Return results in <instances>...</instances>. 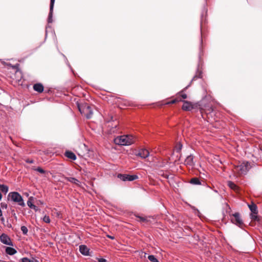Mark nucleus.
I'll use <instances>...</instances> for the list:
<instances>
[{"label": "nucleus", "instance_id": "nucleus-5", "mask_svg": "<svg viewBox=\"0 0 262 262\" xmlns=\"http://www.w3.org/2000/svg\"><path fill=\"white\" fill-rule=\"evenodd\" d=\"M250 167L248 162H243L236 167V170L241 174H246Z\"/></svg>", "mask_w": 262, "mask_h": 262}, {"label": "nucleus", "instance_id": "nucleus-44", "mask_svg": "<svg viewBox=\"0 0 262 262\" xmlns=\"http://www.w3.org/2000/svg\"><path fill=\"white\" fill-rule=\"evenodd\" d=\"M107 237L111 239H115V237L114 236H111V235H107Z\"/></svg>", "mask_w": 262, "mask_h": 262}, {"label": "nucleus", "instance_id": "nucleus-43", "mask_svg": "<svg viewBox=\"0 0 262 262\" xmlns=\"http://www.w3.org/2000/svg\"><path fill=\"white\" fill-rule=\"evenodd\" d=\"M163 177L164 178H165V179H169V175H168V174H164H164H163Z\"/></svg>", "mask_w": 262, "mask_h": 262}, {"label": "nucleus", "instance_id": "nucleus-23", "mask_svg": "<svg viewBox=\"0 0 262 262\" xmlns=\"http://www.w3.org/2000/svg\"><path fill=\"white\" fill-rule=\"evenodd\" d=\"M228 185L232 189H233L234 190H238V186L234 182L232 181H228Z\"/></svg>", "mask_w": 262, "mask_h": 262}, {"label": "nucleus", "instance_id": "nucleus-16", "mask_svg": "<svg viewBox=\"0 0 262 262\" xmlns=\"http://www.w3.org/2000/svg\"><path fill=\"white\" fill-rule=\"evenodd\" d=\"M64 156L72 160H75L77 159L76 155L70 150H66L64 152Z\"/></svg>", "mask_w": 262, "mask_h": 262}, {"label": "nucleus", "instance_id": "nucleus-37", "mask_svg": "<svg viewBox=\"0 0 262 262\" xmlns=\"http://www.w3.org/2000/svg\"><path fill=\"white\" fill-rule=\"evenodd\" d=\"M21 262H32L30 259L27 257H23L21 259Z\"/></svg>", "mask_w": 262, "mask_h": 262}, {"label": "nucleus", "instance_id": "nucleus-21", "mask_svg": "<svg viewBox=\"0 0 262 262\" xmlns=\"http://www.w3.org/2000/svg\"><path fill=\"white\" fill-rule=\"evenodd\" d=\"M65 180L73 184H78L79 181L74 177H66Z\"/></svg>", "mask_w": 262, "mask_h": 262}, {"label": "nucleus", "instance_id": "nucleus-34", "mask_svg": "<svg viewBox=\"0 0 262 262\" xmlns=\"http://www.w3.org/2000/svg\"><path fill=\"white\" fill-rule=\"evenodd\" d=\"M7 65L12 67L13 69H17L19 66L18 63H16L15 65H12L11 63H8Z\"/></svg>", "mask_w": 262, "mask_h": 262}, {"label": "nucleus", "instance_id": "nucleus-6", "mask_svg": "<svg viewBox=\"0 0 262 262\" xmlns=\"http://www.w3.org/2000/svg\"><path fill=\"white\" fill-rule=\"evenodd\" d=\"M117 177L122 181H133L138 179V176L136 174H128L119 173Z\"/></svg>", "mask_w": 262, "mask_h": 262}, {"label": "nucleus", "instance_id": "nucleus-35", "mask_svg": "<svg viewBox=\"0 0 262 262\" xmlns=\"http://www.w3.org/2000/svg\"><path fill=\"white\" fill-rule=\"evenodd\" d=\"M179 101V100L178 99H174L172 100V101H169L166 102V104H173Z\"/></svg>", "mask_w": 262, "mask_h": 262}, {"label": "nucleus", "instance_id": "nucleus-7", "mask_svg": "<svg viewBox=\"0 0 262 262\" xmlns=\"http://www.w3.org/2000/svg\"><path fill=\"white\" fill-rule=\"evenodd\" d=\"M232 216L233 217L231 219V222L236 226L242 228L244 223L240 216V214L238 212H235L232 214Z\"/></svg>", "mask_w": 262, "mask_h": 262}, {"label": "nucleus", "instance_id": "nucleus-11", "mask_svg": "<svg viewBox=\"0 0 262 262\" xmlns=\"http://www.w3.org/2000/svg\"><path fill=\"white\" fill-rule=\"evenodd\" d=\"M136 155L140 157L142 159H145L149 156V152L147 149L143 148L140 149Z\"/></svg>", "mask_w": 262, "mask_h": 262}, {"label": "nucleus", "instance_id": "nucleus-48", "mask_svg": "<svg viewBox=\"0 0 262 262\" xmlns=\"http://www.w3.org/2000/svg\"><path fill=\"white\" fill-rule=\"evenodd\" d=\"M47 31L46 30V37H47Z\"/></svg>", "mask_w": 262, "mask_h": 262}, {"label": "nucleus", "instance_id": "nucleus-40", "mask_svg": "<svg viewBox=\"0 0 262 262\" xmlns=\"http://www.w3.org/2000/svg\"><path fill=\"white\" fill-rule=\"evenodd\" d=\"M0 220H1V222H2L3 224H4V222H5V219H4V217L3 216V215H2L1 216H0Z\"/></svg>", "mask_w": 262, "mask_h": 262}, {"label": "nucleus", "instance_id": "nucleus-33", "mask_svg": "<svg viewBox=\"0 0 262 262\" xmlns=\"http://www.w3.org/2000/svg\"><path fill=\"white\" fill-rule=\"evenodd\" d=\"M43 221L46 223H49L50 222V219L49 216L45 215L43 218Z\"/></svg>", "mask_w": 262, "mask_h": 262}, {"label": "nucleus", "instance_id": "nucleus-2", "mask_svg": "<svg viewBox=\"0 0 262 262\" xmlns=\"http://www.w3.org/2000/svg\"><path fill=\"white\" fill-rule=\"evenodd\" d=\"M7 201L17 203L21 207L26 206L23 196L17 191L9 192L7 195Z\"/></svg>", "mask_w": 262, "mask_h": 262}, {"label": "nucleus", "instance_id": "nucleus-45", "mask_svg": "<svg viewBox=\"0 0 262 262\" xmlns=\"http://www.w3.org/2000/svg\"><path fill=\"white\" fill-rule=\"evenodd\" d=\"M60 213L59 212H57V216L58 217H60Z\"/></svg>", "mask_w": 262, "mask_h": 262}, {"label": "nucleus", "instance_id": "nucleus-12", "mask_svg": "<svg viewBox=\"0 0 262 262\" xmlns=\"http://www.w3.org/2000/svg\"><path fill=\"white\" fill-rule=\"evenodd\" d=\"M193 159L194 156L192 154L187 156L184 162L185 164L188 166L193 167V166H194L195 164L193 161Z\"/></svg>", "mask_w": 262, "mask_h": 262}, {"label": "nucleus", "instance_id": "nucleus-29", "mask_svg": "<svg viewBox=\"0 0 262 262\" xmlns=\"http://www.w3.org/2000/svg\"><path fill=\"white\" fill-rule=\"evenodd\" d=\"M24 235H27L28 232L27 228L25 226H22L20 228Z\"/></svg>", "mask_w": 262, "mask_h": 262}, {"label": "nucleus", "instance_id": "nucleus-19", "mask_svg": "<svg viewBox=\"0 0 262 262\" xmlns=\"http://www.w3.org/2000/svg\"><path fill=\"white\" fill-rule=\"evenodd\" d=\"M249 208L251 212V213L253 214H257L258 210L257 206L255 204H252L250 205H249Z\"/></svg>", "mask_w": 262, "mask_h": 262}, {"label": "nucleus", "instance_id": "nucleus-14", "mask_svg": "<svg viewBox=\"0 0 262 262\" xmlns=\"http://www.w3.org/2000/svg\"><path fill=\"white\" fill-rule=\"evenodd\" d=\"M33 90L39 93H42L44 90V87L42 83H37L33 85Z\"/></svg>", "mask_w": 262, "mask_h": 262}, {"label": "nucleus", "instance_id": "nucleus-36", "mask_svg": "<svg viewBox=\"0 0 262 262\" xmlns=\"http://www.w3.org/2000/svg\"><path fill=\"white\" fill-rule=\"evenodd\" d=\"M1 207L2 209H7L8 208V205L4 202L1 203Z\"/></svg>", "mask_w": 262, "mask_h": 262}, {"label": "nucleus", "instance_id": "nucleus-3", "mask_svg": "<svg viewBox=\"0 0 262 262\" xmlns=\"http://www.w3.org/2000/svg\"><path fill=\"white\" fill-rule=\"evenodd\" d=\"M116 144L122 146H127L134 143L133 139L129 136H118L114 140Z\"/></svg>", "mask_w": 262, "mask_h": 262}, {"label": "nucleus", "instance_id": "nucleus-25", "mask_svg": "<svg viewBox=\"0 0 262 262\" xmlns=\"http://www.w3.org/2000/svg\"><path fill=\"white\" fill-rule=\"evenodd\" d=\"M60 53L64 57L65 62L66 63L67 65L69 67V68L71 69V70L73 72V73L74 74H75L73 70L72 69L70 63L69 62L67 58L66 57V56L63 53Z\"/></svg>", "mask_w": 262, "mask_h": 262}, {"label": "nucleus", "instance_id": "nucleus-31", "mask_svg": "<svg viewBox=\"0 0 262 262\" xmlns=\"http://www.w3.org/2000/svg\"><path fill=\"white\" fill-rule=\"evenodd\" d=\"M213 111V108L212 106H208L207 108H206L205 112L207 114H209L212 113Z\"/></svg>", "mask_w": 262, "mask_h": 262}, {"label": "nucleus", "instance_id": "nucleus-15", "mask_svg": "<svg viewBox=\"0 0 262 262\" xmlns=\"http://www.w3.org/2000/svg\"><path fill=\"white\" fill-rule=\"evenodd\" d=\"M33 200L34 198L33 196H30V198H29L27 204L31 209L34 210L35 211H37L38 210V208L36 205H34L32 203V201Z\"/></svg>", "mask_w": 262, "mask_h": 262}, {"label": "nucleus", "instance_id": "nucleus-30", "mask_svg": "<svg viewBox=\"0 0 262 262\" xmlns=\"http://www.w3.org/2000/svg\"><path fill=\"white\" fill-rule=\"evenodd\" d=\"M34 170L42 174H45L46 173V171L40 167H38L34 169Z\"/></svg>", "mask_w": 262, "mask_h": 262}, {"label": "nucleus", "instance_id": "nucleus-50", "mask_svg": "<svg viewBox=\"0 0 262 262\" xmlns=\"http://www.w3.org/2000/svg\"><path fill=\"white\" fill-rule=\"evenodd\" d=\"M7 262H14L13 261H7Z\"/></svg>", "mask_w": 262, "mask_h": 262}, {"label": "nucleus", "instance_id": "nucleus-24", "mask_svg": "<svg viewBox=\"0 0 262 262\" xmlns=\"http://www.w3.org/2000/svg\"><path fill=\"white\" fill-rule=\"evenodd\" d=\"M182 146L183 145L180 142L178 143L174 147L175 151L178 153L180 152L182 148Z\"/></svg>", "mask_w": 262, "mask_h": 262}, {"label": "nucleus", "instance_id": "nucleus-41", "mask_svg": "<svg viewBox=\"0 0 262 262\" xmlns=\"http://www.w3.org/2000/svg\"><path fill=\"white\" fill-rule=\"evenodd\" d=\"M26 162L28 163L32 164L34 163V161L33 160L28 159L26 160Z\"/></svg>", "mask_w": 262, "mask_h": 262}, {"label": "nucleus", "instance_id": "nucleus-42", "mask_svg": "<svg viewBox=\"0 0 262 262\" xmlns=\"http://www.w3.org/2000/svg\"><path fill=\"white\" fill-rule=\"evenodd\" d=\"M181 96L184 99L187 98V95L186 94H183L181 95Z\"/></svg>", "mask_w": 262, "mask_h": 262}, {"label": "nucleus", "instance_id": "nucleus-1", "mask_svg": "<svg viewBox=\"0 0 262 262\" xmlns=\"http://www.w3.org/2000/svg\"><path fill=\"white\" fill-rule=\"evenodd\" d=\"M203 44V39L201 38L200 40V45L199 46V63L198 64V68L196 71L195 75L193 76L192 80L189 83V84L186 86L185 88H184L179 93L185 92L191 84V83L195 81L197 78H202V71L200 69V67L202 66V59L201 56L203 55V50L202 48Z\"/></svg>", "mask_w": 262, "mask_h": 262}, {"label": "nucleus", "instance_id": "nucleus-46", "mask_svg": "<svg viewBox=\"0 0 262 262\" xmlns=\"http://www.w3.org/2000/svg\"><path fill=\"white\" fill-rule=\"evenodd\" d=\"M2 215H3L2 211L1 209L0 208V216H1Z\"/></svg>", "mask_w": 262, "mask_h": 262}, {"label": "nucleus", "instance_id": "nucleus-4", "mask_svg": "<svg viewBox=\"0 0 262 262\" xmlns=\"http://www.w3.org/2000/svg\"><path fill=\"white\" fill-rule=\"evenodd\" d=\"M77 107L79 111L81 114H85V116L86 119H89L92 118L93 115V111L90 105L85 103L81 106L78 103Z\"/></svg>", "mask_w": 262, "mask_h": 262}, {"label": "nucleus", "instance_id": "nucleus-8", "mask_svg": "<svg viewBox=\"0 0 262 262\" xmlns=\"http://www.w3.org/2000/svg\"><path fill=\"white\" fill-rule=\"evenodd\" d=\"M0 241L5 245L11 246H13V244L12 242L10 237L5 233H2L0 235Z\"/></svg>", "mask_w": 262, "mask_h": 262}, {"label": "nucleus", "instance_id": "nucleus-26", "mask_svg": "<svg viewBox=\"0 0 262 262\" xmlns=\"http://www.w3.org/2000/svg\"><path fill=\"white\" fill-rule=\"evenodd\" d=\"M137 218L139 219V222H148L149 220L148 219L147 217H143L139 215L136 216Z\"/></svg>", "mask_w": 262, "mask_h": 262}, {"label": "nucleus", "instance_id": "nucleus-39", "mask_svg": "<svg viewBox=\"0 0 262 262\" xmlns=\"http://www.w3.org/2000/svg\"><path fill=\"white\" fill-rule=\"evenodd\" d=\"M11 214H12V215L14 217V218L16 220V219H17V216H16V213H15V212L14 209H11Z\"/></svg>", "mask_w": 262, "mask_h": 262}, {"label": "nucleus", "instance_id": "nucleus-28", "mask_svg": "<svg viewBox=\"0 0 262 262\" xmlns=\"http://www.w3.org/2000/svg\"><path fill=\"white\" fill-rule=\"evenodd\" d=\"M192 209L194 211V214L198 216L199 217H202V215L200 212V211L196 209L195 207H192Z\"/></svg>", "mask_w": 262, "mask_h": 262}, {"label": "nucleus", "instance_id": "nucleus-9", "mask_svg": "<svg viewBox=\"0 0 262 262\" xmlns=\"http://www.w3.org/2000/svg\"><path fill=\"white\" fill-rule=\"evenodd\" d=\"M55 1V0H50V11L48 17V23L49 24L53 22V13Z\"/></svg>", "mask_w": 262, "mask_h": 262}, {"label": "nucleus", "instance_id": "nucleus-22", "mask_svg": "<svg viewBox=\"0 0 262 262\" xmlns=\"http://www.w3.org/2000/svg\"><path fill=\"white\" fill-rule=\"evenodd\" d=\"M0 191L6 194L9 191V187L6 185L0 184Z\"/></svg>", "mask_w": 262, "mask_h": 262}, {"label": "nucleus", "instance_id": "nucleus-49", "mask_svg": "<svg viewBox=\"0 0 262 262\" xmlns=\"http://www.w3.org/2000/svg\"><path fill=\"white\" fill-rule=\"evenodd\" d=\"M214 192H217V191L216 190H214Z\"/></svg>", "mask_w": 262, "mask_h": 262}, {"label": "nucleus", "instance_id": "nucleus-27", "mask_svg": "<svg viewBox=\"0 0 262 262\" xmlns=\"http://www.w3.org/2000/svg\"><path fill=\"white\" fill-rule=\"evenodd\" d=\"M148 259L151 262H159V260L154 255H148Z\"/></svg>", "mask_w": 262, "mask_h": 262}, {"label": "nucleus", "instance_id": "nucleus-20", "mask_svg": "<svg viewBox=\"0 0 262 262\" xmlns=\"http://www.w3.org/2000/svg\"><path fill=\"white\" fill-rule=\"evenodd\" d=\"M189 183L193 185H201V182L200 179L196 177L192 178Z\"/></svg>", "mask_w": 262, "mask_h": 262}, {"label": "nucleus", "instance_id": "nucleus-13", "mask_svg": "<svg viewBox=\"0 0 262 262\" xmlns=\"http://www.w3.org/2000/svg\"><path fill=\"white\" fill-rule=\"evenodd\" d=\"M183 105L182 106V109L186 111H190L193 108L192 103L188 101L184 100Z\"/></svg>", "mask_w": 262, "mask_h": 262}, {"label": "nucleus", "instance_id": "nucleus-47", "mask_svg": "<svg viewBox=\"0 0 262 262\" xmlns=\"http://www.w3.org/2000/svg\"><path fill=\"white\" fill-rule=\"evenodd\" d=\"M2 197H3L2 194L1 192H0V200H2Z\"/></svg>", "mask_w": 262, "mask_h": 262}, {"label": "nucleus", "instance_id": "nucleus-17", "mask_svg": "<svg viewBox=\"0 0 262 262\" xmlns=\"http://www.w3.org/2000/svg\"><path fill=\"white\" fill-rule=\"evenodd\" d=\"M5 251L7 254L10 255H14L17 253V251L14 248L10 247H7Z\"/></svg>", "mask_w": 262, "mask_h": 262}, {"label": "nucleus", "instance_id": "nucleus-32", "mask_svg": "<svg viewBox=\"0 0 262 262\" xmlns=\"http://www.w3.org/2000/svg\"><path fill=\"white\" fill-rule=\"evenodd\" d=\"M257 214H253V213H251L250 214V216H251V219L253 220H254V221H258V217L257 215Z\"/></svg>", "mask_w": 262, "mask_h": 262}, {"label": "nucleus", "instance_id": "nucleus-18", "mask_svg": "<svg viewBox=\"0 0 262 262\" xmlns=\"http://www.w3.org/2000/svg\"><path fill=\"white\" fill-rule=\"evenodd\" d=\"M207 13V9L206 6H204V8L202 10V12L201 13V30H202V25L203 23L205 22V19H204L203 17L204 15H206Z\"/></svg>", "mask_w": 262, "mask_h": 262}, {"label": "nucleus", "instance_id": "nucleus-38", "mask_svg": "<svg viewBox=\"0 0 262 262\" xmlns=\"http://www.w3.org/2000/svg\"><path fill=\"white\" fill-rule=\"evenodd\" d=\"M97 260L98 262H108L106 259L103 258H99Z\"/></svg>", "mask_w": 262, "mask_h": 262}, {"label": "nucleus", "instance_id": "nucleus-10", "mask_svg": "<svg viewBox=\"0 0 262 262\" xmlns=\"http://www.w3.org/2000/svg\"><path fill=\"white\" fill-rule=\"evenodd\" d=\"M79 251L83 255L90 256V249L84 245L79 246Z\"/></svg>", "mask_w": 262, "mask_h": 262}]
</instances>
